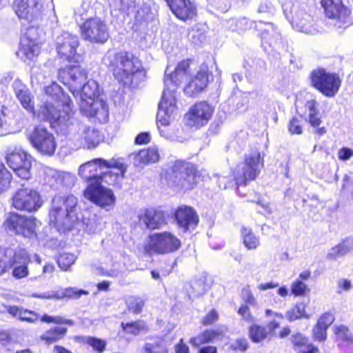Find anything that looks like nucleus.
<instances>
[{
  "instance_id": "obj_1",
  "label": "nucleus",
  "mask_w": 353,
  "mask_h": 353,
  "mask_svg": "<svg viewBox=\"0 0 353 353\" xmlns=\"http://www.w3.org/2000/svg\"><path fill=\"white\" fill-rule=\"evenodd\" d=\"M33 115L40 121H49L53 128L60 127L61 130H65L69 127V123H72L71 100L61 88L53 82L45 88L41 104Z\"/></svg>"
},
{
  "instance_id": "obj_2",
  "label": "nucleus",
  "mask_w": 353,
  "mask_h": 353,
  "mask_svg": "<svg viewBox=\"0 0 353 353\" xmlns=\"http://www.w3.org/2000/svg\"><path fill=\"white\" fill-rule=\"evenodd\" d=\"M127 165L121 158L94 159L79 168V176L90 183L119 185L125 177Z\"/></svg>"
},
{
  "instance_id": "obj_3",
  "label": "nucleus",
  "mask_w": 353,
  "mask_h": 353,
  "mask_svg": "<svg viewBox=\"0 0 353 353\" xmlns=\"http://www.w3.org/2000/svg\"><path fill=\"white\" fill-rule=\"evenodd\" d=\"M103 61L114 78L125 85H130L135 79L145 76L141 61L131 53L108 51Z\"/></svg>"
},
{
  "instance_id": "obj_4",
  "label": "nucleus",
  "mask_w": 353,
  "mask_h": 353,
  "mask_svg": "<svg viewBox=\"0 0 353 353\" xmlns=\"http://www.w3.org/2000/svg\"><path fill=\"white\" fill-rule=\"evenodd\" d=\"M77 199L73 195H56L49 213L50 225L63 232L70 230L77 220Z\"/></svg>"
},
{
  "instance_id": "obj_5",
  "label": "nucleus",
  "mask_w": 353,
  "mask_h": 353,
  "mask_svg": "<svg viewBox=\"0 0 353 353\" xmlns=\"http://www.w3.org/2000/svg\"><path fill=\"white\" fill-rule=\"evenodd\" d=\"M80 110L88 117H94L97 114L106 115L108 114V105L103 100H98L99 94L98 83L92 79L87 81L81 86Z\"/></svg>"
},
{
  "instance_id": "obj_6",
  "label": "nucleus",
  "mask_w": 353,
  "mask_h": 353,
  "mask_svg": "<svg viewBox=\"0 0 353 353\" xmlns=\"http://www.w3.org/2000/svg\"><path fill=\"white\" fill-rule=\"evenodd\" d=\"M264 154L257 150L245 154L243 162L239 163L234 172L237 185H245L254 180L264 166Z\"/></svg>"
},
{
  "instance_id": "obj_7",
  "label": "nucleus",
  "mask_w": 353,
  "mask_h": 353,
  "mask_svg": "<svg viewBox=\"0 0 353 353\" xmlns=\"http://www.w3.org/2000/svg\"><path fill=\"white\" fill-rule=\"evenodd\" d=\"M5 159L8 166L20 178L28 179L30 177L33 159L20 145L8 146L5 152Z\"/></svg>"
},
{
  "instance_id": "obj_8",
  "label": "nucleus",
  "mask_w": 353,
  "mask_h": 353,
  "mask_svg": "<svg viewBox=\"0 0 353 353\" xmlns=\"http://www.w3.org/2000/svg\"><path fill=\"white\" fill-rule=\"evenodd\" d=\"M313 87L327 97H333L339 92L341 80L338 74L323 68L313 70L310 74Z\"/></svg>"
},
{
  "instance_id": "obj_9",
  "label": "nucleus",
  "mask_w": 353,
  "mask_h": 353,
  "mask_svg": "<svg viewBox=\"0 0 353 353\" xmlns=\"http://www.w3.org/2000/svg\"><path fill=\"white\" fill-rule=\"evenodd\" d=\"M83 39L96 43H104L109 38L106 23L99 17L90 18L79 26Z\"/></svg>"
},
{
  "instance_id": "obj_10",
  "label": "nucleus",
  "mask_w": 353,
  "mask_h": 353,
  "mask_svg": "<svg viewBox=\"0 0 353 353\" xmlns=\"http://www.w3.org/2000/svg\"><path fill=\"white\" fill-rule=\"evenodd\" d=\"M181 246V240L170 232H157L149 236L148 247L153 252L165 254L175 252Z\"/></svg>"
},
{
  "instance_id": "obj_11",
  "label": "nucleus",
  "mask_w": 353,
  "mask_h": 353,
  "mask_svg": "<svg viewBox=\"0 0 353 353\" xmlns=\"http://www.w3.org/2000/svg\"><path fill=\"white\" fill-rule=\"evenodd\" d=\"M176 97L168 91H163L161 100L159 104V110L157 114L159 129L162 136L164 134L161 127H166L172 124L176 119L178 111L176 105Z\"/></svg>"
},
{
  "instance_id": "obj_12",
  "label": "nucleus",
  "mask_w": 353,
  "mask_h": 353,
  "mask_svg": "<svg viewBox=\"0 0 353 353\" xmlns=\"http://www.w3.org/2000/svg\"><path fill=\"white\" fill-rule=\"evenodd\" d=\"M69 123V131L71 134V138L77 140V145L79 147L87 148H94L97 147L101 140V137L98 130L93 128L87 127L82 123Z\"/></svg>"
},
{
  "instance_id": "obj_13",
  "label": "nucleus",
  "mask_w": 353,
  "mask_h": 353,
  "mask_svg": "<svg viewBox=\"0 0 353 353\" xmlns=\"http://www.w3.org/2000/svg\"><path fill=\"white\" fill-rule=\"evenodd\" d=\"M31 145L40 153L51 156L57 148V143L54 135L46 128L37 125L28 136Z\"/></svg>"
},
{
  "instance_id": "obj_14",
  "label": "nucleus",
  "mask_w": 353,
  "mask_h": 353,
  "mask_svg": "<svg viewBox=\"0 0 353 353\" xmlns=\"http://www.w3.org/2000/svg\"><path fill=\"white\" fill-rule=\"evenodd\" d=\"M85 197L97 205L107 210L115 203V196L112 190L102 185V183H90L84 191Z\"/></svg>"
},
{
  "instance_id": "obj_15",
  "label": "nucleus",
  "mask_w": 353,
  "mask_h": 353,
  "mask_svg": "<svg viewBox=\"0 0 353 353\" xmlns=\"http://www.w3.org/2000/svg\"><path fill=\"white\" fill-rule=\"evenodd\" d=\"M192 74L188 60H183L178 63L174 72H168V68L165 70L163 91H168L176 97L179 85L183 81H187Z\"/></svg>"
},
{
  "instance_id": "obj_16",
  "label": "nucleus",
  "mask_w": 353,
  "mask_h": 353,
  "mask_svg": "<svg viewBox=\"0 0 353 353\" xmlns=\"http://www.w3.org/2000/svg\"><path fill=\"white\" fill-rule=\"evenodd\" d=\"M79 40L77 35L63 32L56 39V50L58 55L68 61H78L79 55L77 50Z\"/></svg>"
},
{
  "instance_id": "obj_17",
  "label": "nucleus",
  "mask_w": 353,
  "mask_h": 353,
  "mask_svg": "<svg viewBox=\"0 0 353 353\" xmlns=\"http://www.w3.org/2000/svg\"><path fill=\"white\" fill-rule=\"evenodd\" d=\"M59 78L63 84L69 87L70 92L75 97L79 94L82 83L87 79V72L80 65L68 66L59 70Z\"/></svg>"
},
{
  "instance_id": "obj_18",
  "label": "nucleus",
  "mask_w": 353,
  "mask_h": 353,
  "mask_svg": "<svg viewBox=\"0 0 353 353\" xmlns=\"http://www.w3.org/2000/svg\"><path fill=\"white\" fill-rule=\"evenodd\" d=\"M42 203L39 194L36 190L30 188L19 189L12 198V205L19 210L37 211Z\"/></svg>"
},
{
  "instance_id": "obj_19",
  "label": "nucleus",
  "mask_w": 353,
  "mask_h": 353,
  "mask_svg": "<svg viewBox=\"0 0 353 353\" xmlns=\"http://www.w3.org/2000/svg\"><path fill=\"white\" fill-rule=\"evenodd\" d=\"M321 5L327 17L336 19L339 28L347 27L352 23L350 10L341 0H322Z\"/></svg>"
},
{
  "instance_id": "obj_20",
  "label": "nucleus",
  "mask_w": 353,
  "mask_h": 353,
  "mask_svg": "<svg viewBox=\"0 0 353 353\" xmlns=\"http://www.w3.org/2000/svg\"><path fill=\"white\" fill-rule=\"evenodd\" d=\"M214 108L208 103L201 101L194 105L185 114L186 123L190 127L200 128L212 118Z\"/></svg>"
},
{
  "instance_id": "obj_21",
  "label": "nucleus",
  "mask_w": 353,
  "mask_h": 353,
  "mask_svg": "<svg viewBox=\"0 0 353 353\" xmlns=\"http://www.w3.org/2000/svg\"><path fill=\"white\" fill-rule=\"evenodd\" d=\"M173 183L183 189H190L199 183V176L192 165L188 163H176L173 168Z\"/></svg>"
},
{
  "instance_id": "obj_22",
  "label": "nucleus",
  "mask_w": 353,
  "mask_h": 353,
  "mask_svg": "<svg viewBox=\"0 0 353 353\" xmlns=\"http://www.w3.org/2000/svg\"><path fill=\"white\" fill-rule=\"evenodd\" d=\"M37 30L34 28L28 29L26 35L21 41V48L19 53L22 58L25 57L28 60H32L40 52L41 46L37 37Z\"/></svg>"
},
{
  "instance_id": "obj_23",
  "label": "nucleus",
  "mask_w": 353,
  "mask_h": 353,
  "mask_svg": "<svg viewBox=\"0 0 353 353\" xmlns=\"http://www.w3.org/2000/svg\"><path fill=\"white\" fill-rule=\"evenodd\" d=\"M188 84L184 88V92L190 97H195L201 92L207 85L208 82V68L201 67L196 74L192 75L187 81Z\"/></svg>"
},
{
  "instance_id": "obj_24",
  "label": "nucleus",
  "mask_w": 353,
  "mask_h": 353,
  "mask_svg": "<svg viewBox=\"0 0 353 353\" xmlns=\"http://www.w3.org/2000/svg\"><path fill=\"white\" fill-rule=\"evenodd\" d=\"M12 86L14 94L21 106L28 112L36 114L34 97L31 94L28 87L19 79H15Z\"/></svg>"
},
{
  "instance_id": "obj_25",
  "label": "nucleus",
  "mask_w": 353,
  "mask_h": 353,
  "mask_svg": "<svg viewBox=\"0 0 353 353\" xmlns=\"http://www.w3.org/2000/svg\"><path fill=\"white\" fill-rule=\"evenodd\" d=\"M178 227L183 232L194 229L199 222L196 212L190 207H181L175 212Z\"/></svg>"
},
{
  "instance_id": "obj_26",
  "label": "nucleus",
  "mask_w": 353,
  "mask_h": 353,
  "mask_svg": "<svg viewBox=\"0 0 353 353\" xmlns=\"http://www.w3.org/2000/svg\"><path fill=\"white\" fill-rule=\"evenodd\" d=\"M173 14L181 20L192 19L196 13V9L190 0H165Z\"/></svg>"
},
{
  "instance_id": "obj_27",
  "label": "nucleus",
  "mask_w": 353,
  "mask_h": 353,
  "mask_svg": "<svg viewBox=\"0 0 353 353\" xmlns=\"http://www.w3.org/2000/svg\"><path fill=\"white\" fill-rule=\"evenodd\" d=\"M134 166L143 168L145 165L159 161L160 154L156 146L141 150L139 152L132 154Z\"/></svg>"
},
{
  "instance_id": "obj_28",
  "label": "nucleus",
  "mask_w": 353,
  "mask_h": 353,
  "mask_svg": "<svg viewBox=\"0 0 353 353\" xmlns=\"http://www.w3.org/2000/svg\"><path fill=\"white\" fill-rule=\"evenodd\" d=\"M87 291L83 290H77L76 288H69L59 291L50 290L41 294H32L31 296L45 299H61L65 297L70 299H78L82 294H88Z\"/></svg>"
},
{
  "instance_id": "obj_29",
  "label": "nucleus",
  "mask_w": 353,
  "mask_h": 353,
  "mask_svg": "<svg viewBox=\"0 0 353 353\" xmlns=\"http://www.w3.org/2000/svg\"><path fill=\"white\" fill-rule=\"evenodd\" d=\"M39 0H15L14 10L19 19L32 20L37 12Z\"/></svg>"
},
{
  "instance_id": "obj_30",
  "label": "nucleus",
  "mask_w": 353,
  "mask_h": 353,
  "mask_svg": "<svg viewBox=\"0 0 353 353\" xmlns=\"http://www.w3.org/2000/svg\"><path fill=\"white\" fill-rule=\"evenodd\" d=\"M15 246L0 249V276L12 268V261L16 262L23 259L20 250L16 253Z\"/></svg>"
},
{
  "instance_id": "obj_31",
  "label": "nucleus",
  "mask_w": 353,
  "mask_h": 353,
  "mask_svg": "<svg viewBox=\"0 0 353 353\" xmlns=\"http://www.w3.org/2000/svg\"><path fill=\"white\" fill-rule=\"evenodd\" d=\"M139 216L140 222L151 230L160 228L165 224L164 216L161 211L145 210Z\"/></svg>"
},
{
  "instance_id": "obj_32",
  "label": "nucleus",
  "mask_w": 353,
  "mask_h": 353,
  "mask_svg": "<svg viewBox=\"0 0 353 353\" xmlns=\"http://www.w3.org/2000/svg\"><path fill=\"white\" fill-rule=\"evenodd\" d=\"M19 250L23 254V259L16 262L12 261V267H13L12 276L17 279L28 276L29 274L28 265L30 261V256L24 248L15 246L14 251H16V253L19 252Z\"/></svg>"
},
{
  "instance_id": "obj_33",
  "label": "nucleus",
  "mask_w": 353,
  "mask_h": 353,
  "mask_svg": "<svg viewBox=\"0 0 353 353\" xmlns=\"http://www.w3.org/2000/svg\"><path fill=\"white\" fill-rule=\"evenodd\" d=\"M223 330L220 328L205 330L200 334L192 338L190 340V343L194 347H199L202 344L221 340L223 337Z\"/></svg>"
},
{
  "instance_id": "obj_34",
  "label": "nucleus",
  "mask_w": 353,
  "mask_h": 353,
  "mask_svg": "<svg viewBox=\"0 0 353 353\" xmlns=\"http://www.w3.org/2000/svg\"><path fill=\"white\" fill-rule=\"evenodd\" d=\"M256 28L261 31V37L263 42L270 44V46L274 44L279 39V33L272 23H264L260 21L256 24Z\"/></svg>"
},
{
  "instance_id": "obj_35",
  "label": "nucleus",
  "mask_w": 353,
  "mask_h": 353,
  "mask_svg": "<svg viewBox=\"0 0 353 353\" xmlns=\"http://www.w3.org/2000/svg\"><path fill=\"white\" fill-rule=\"evenodd\" d=\"M23 221L18 234L30 239L37 238V230L41 226V222L34 217L25 216H23Z\"/></svg>"
},
{
  "instance_id": "obj_36",
  "label": "nucleus",
  "mask_w": 353,
  "mask_h": 353,
  "mask_svg": "<svg viewBox=\"0 0 353 353\" xmlns=\"http://www.w3.org/2000/svg\"><path fill=\"white\" fill-rule=\"evenodd\" d=\"M352 249L353 240L350 239H344L329 250L326 258L330 260H335L339 257L346 255Z\"/></svg>"
},
{
  "instance_id": "obj_37",
  "label": "nucleus",
  "mask_w": 353,
  "mask_h": 353,
  "mask_svg": "<svg viewBox=\"0 0 353 353\" xmlns=\"http://www.w3.org/2000/svg\"><path fill=\"white\" fill-rule=\"evenodd\" d=\"M334 333L342 347H347L353 352V336L349 329L344 325H335Z\"/></svg>"
},
{
  "instance_id": "obj_38",
  "label": "nucleus",
  "mask_w": 353,
  "mask_h": 353,
  "mask_svg": "<svg viewBox=\"0 0 353 353\" xmlns=\"http://www.w3.org/2000/svg\"><path fill=\"white\" fill-rule=\"evenodd\" d=\"M23 216L17 213H10L5 219L3 226L5 229L12 234H18L20 226L23 223Z\"/></svg>"
},
{
  "instance_id": "obj_39",
  "label": "nucleus",
  "mask_w": 353,
  "mask_h": 353,
  "mask_svg": "<svg viewBox=\"0 0 353 353\" xmlns=\"http://www.w3.org/2000/svg\"><path fill=\"white\" fill-rule=\"evenodd\" d=\"M241 234L243 245L248 250H255L260 245L259 238L252 232L250 228H242Z\"/></svg>"
},
{
  "instance_id": "obj_40",
  "label": "nucleus",
  "mask_w": 353,
  "mask_h": 353,
  "mask_svg": "<svg viewBox=\"0 0 353 353\" xmlns=\"http://www.w3.org/2000/svg\"><path fill=\"white\" fill-rule=\"evenodd\" d=\"M292 24L294 28L298 31L306 34H312L316 32V28L312 24L310 17L307 14H305L302 19H299V17H296L294 19Z\"/></svg>"
},
{
  "instance_id": "obj_41",
  "label": "nucleus",
  "mask_w": 353,
  "mask_h": 353,
  "mask_svg": "<svg viewBox=\"0 0 353 353\" xmlns=\"http://www.w3.org/2000/svg\"><path fill=\"white\" fill-rule=\"evenodd\" d=\"M67 332V328L54 327L46 331L41 335V340L44 341L48 344L53 343L61 339H62Z\"/></svg>"
},
{
  "instance_id": "obj_42",
  "label": "nucleus",
  "mask_w": 353,
  "mask_h": 353,
  "mask_svg": "<svg viewBox=\"0 0 353 353\" xmlns=\"http://www.w3.org/2000/svg\"><path fill=\"white\" fill-rule=\"evenodd\" d=\"M305 107L308 110V122L312 127L318 128L321 123V120L319 117L317 103L314 100L308 101Z\"/></svg>"
},
{
  "instance_id": "obj_43",
  "label": "nucleus",
  "mask_w": 353,
  "mask_h": 353,
  "mask_svg": "<svg viewBox=\"0 0 353 353\" xmlns=\"http://www.w3.org/2000/svg\"><path fill=\"white\" fill-rule=\"evenodd\" d=\"M8 115V109L3 105H0V136L13 133L15 131L14 128L6 119Z\"/></svg>"
},
{
  "instance_id": "obj_44",
  "label": "nucleus",
  "mask_w": 353,
  "mask_h": 353,
  "mask_svg": "<svg viewBox=\"0 0 353 353\" xmlns=\"http://www.w3.org/2000/svg\"><path fill=\"white\" fill-rule=\"evenodd\" d=\"M305 307L306 305L304 303H298L294 307L287 312L286 317L290 321L301 318H309V315L305 314Z\"/></svg>"
},
{
  "instance_id": "obj_45",
  "label": "nucleus",
  "mask_w": 353,
  "mask_h": 353,
  "mask_svg": "<svg viewBox=\"0 0 353 353\" xmlns=\"http://www.w3.org/2000/svg\"><path fill=\"white\" fill-rule=\"evenodd\" d=\"M268 334V332L264 327L254 325L250 327V336L256 343L264 340Z\"/></svg>"
},
{
  "instance_id": "obj_46",
  "label": "nucleus",
  "mask_w": 353,
  "mask_h": 353,
  "mask_svg": "<svg viewBox=\"0 0 353 353\" xmlns=\"http://www.w3.org/2000/svg\"><path fill=\"white\" fill-rule=\"evenodd\" d=\"M77 259V256L75 254L64 252L59 256L57 263L61 269L66 271L74 263Z\"/></svg>"
},
{
  "instance_id": "obj_47",
  "label": "nucleus",
  "mask_w": 353,
  "mask_h": 353,
  "mask_svg": "<svg viewBox=\"0 0 353 353\" xmlns=\"http://www.w3.org/2000/svg\"><path fill=\"white\" fill-rule=\"evenodd\" d=\"M230 28L233 31H243L246 30L252 27V23L249 21L248 19L243 17L236 19H232L230 21Z\"/></svg>"
},
{
  "instance_id": "obj_48",
  "label": "nucleus",
  "mask_w": 353,
  "mask_h": 353,
  "mask_svg": "<svg viewBox=\"0 0 353 353\" xmlns=\"http://www.w3.org/2000/svg\"><path fill=\"white\" fill-rule=\"evenodd\" d=\"M110 6L115 10L127 12L135 6V0H111Z\"/></svg>"
},
{
  "instance_id": "obj_49",
  "label": "nucleus",
  "mask_w": 353,
  "mask_h": 353,
  "mask_svg": "<svg viewBox=\"0 0 353 353\" xmlns=\"http://www.w3.org/2000/svg\"><path fill=\"white\" fill-rule=\"evenodd\" d=\"M126 305L129 310L137 314L141 312L144 305V301L140 297L130 296L127 299Z\"/></svg>"
},
{
  "instance_id": "obj_50",
  "label": "nucleus",
  "mask_w": 353,
  "mask_h": 353,
  "mask_svg": "<svg viewBox=\"0 0 353 353\" xmlns=\"http://www.w3.org/2000/svg\"><path fill=\"white\" fill-rule=\"evenodd\" d=\"M146 353H168V348L163 341L147 343L145 345Z\"/></svg>"
},
{
  "instance_id": "obj_51",
  "label": "nucleus",
  "mask_w": 353,
  "mask_h": 353,
  "mask_svg": "<svg viewBox=\"0 0 353 353\" xmlns=\"http://www.w3.org/2000/svg\"><path fill=\"white\" fill-rule=\"evenodd\" d=\"M122 327L125 332L137 335L139 334L141 330L145 329V325L143 321H139L125 324L123 323Z\"/></svg>"
},
{
  "instance_id": "obj_52",
  "label": "nucleus",
  "mask_w": 353,
  "mask_h": 353,
  "mask_svg": "<svg viewBox=\"0 0 353 353\" xmlns=\"http://www.w3.org/2000/svg\"><path fill=\"white\" fill-rule=\"evenodd\" d=\"M308 291L307 285L301 280H296L291 285V292L295 296H303Z\"/></svg>"
},
{
  "instance_id": "obj_53",
  "label": "nucleus",
  "mask_w": 353,
  "mask_h": 353,
  "mask_svg": "<svg viewBox=\"0 0 353 353\" xmlns=\"http://www.w3.org/2000/svg\"><path fill=\"white\" fill-rule=\"evenodd\" d=\"M85 343L91 346L94 350L101 353L105 347L106 343L104 341L95 338V337H87L85 339Z\"/></svg>"
},
{
  "instance_id": "obj_54",
  "label": "nucleus",
  "mask_w": 353,
  "mask_h": 353,
  "mask_svg": "<svg viewBox=\"0 0 353 353\" xmlns=\"http://www.w3.org/2000/svg\"><path fill=\"white\" fill-rule=\"evenodd\" d=\"M302 121L296 117H293L289 124H288V130L292 134H301L303 132Z\"/></svg>"
},
{
  "instance_id": "obj_55",
  "label": "nucleus",
  "mask_w": 353,
  "mask_h": 353,
  "mask_svg": "<svg viewBox=\"0 0 353 353\" xmlns=\"http://www.w3.org/2000/svg\"><path fill=\"white\" fill-rule=\"evenodd\" d=\"M335 318L332 313L325 312L323 314L317 321V324L326 328H327L333 323Z\"/></svg>"
},
{
  "instance_id": "obj_56",
  "label": "nucleus",
  "mask_w": 353,
  "mask_h": 353,
  "mask_svg": "<svg viewBox=\"0 0 353 353\" xmlns=\"http://www.w3.org/2000/svg\"><path fill=\"white\" fill-rule=\"evenodd\" d=\"M313 336L316 341H325L327 337V329L316 323L313 329Z\"/></svg>"
},
{
  "instance_id": "obj_57",
  "label": "nucleus",
  "mask_w": 353,
  "mask_h": 353,
  "mask_svg": "<svg viewBox=\"0 0 353 353\" xmlns=\"http://www.w3.org/2000/svg\"><path fill=\"white\" fill-rule=\"evenodd\" d=\"M0 306L3 307V311H0L1 313H4L8 312L10 315H12L14 318H18L19 319L21 316V312L23 310V308L19 307L18 306H10L6 305L4 304H0Z\"/></svg>"
},
{
  "instance_id": "obj_58",
  "label": "nucleus",
  "mask_w": 353,
  "mask_h": 353,
  "mask_svg": "<svg viewBox=\"0 0 353 353\" xmlns=\"http://www.w3.org/2000/svg\"><path fill=\"white\" fill-rule=\"evenodd\" d=\"M11 175L4 165L0 162V184L5 187L10 183Z\"/></svg>"
},
{
  "instance_id": "obj_59",
  "label": "nucleus",
  "mask_w": 353,
  "mask_h": 353,
  "mask_svg": "<svg viewBox=\"0 0 353 353\" xmlns=\"http://www.w3.org/2000/svg\"><path fill=\"white\" fill-rule=\"evenodd\" d=\"M292 343H294L295 350L300 352V349L303 347V346L309 345L310 344H307V339L305 338L302 334H297L292 336Z\"/></svg>"
},
{
  "instance_id": "obj_60",
  "label": "nucleus",
  "mask_w": 353,
  "mask_h": 353,
  "mask_svg": "<svg viewBox=\"0 0 353 353\" xmlns=\"http://www.w3.org/2000/svg\"><path fill=\"white\" fill-rule=\"evenodd\" d=\"M39 319V315L32 311L28 310H23L21 312V316L19 319L21 321H26L28 322H34L37 321Z\"/></svg>"
},
{
  "instance_id": "obj_61",
  "label": "nucleus",
  "mask_w": 353,
  "mask_h": 353,
  "mask_svg": "<svg viewBox=\"0 0 353 353\" xmlns=\"http://www.w3.org/2000/svg\"><path fill=\"white\" fill-rule=\"evenodd\" d=\"M338 292L341 293L340 290H343L345 292L350 290L352 288V283L350 280L347 279H340L337 281Z\"/></svg>"
},
{
  "instance_id": "obj_62",
  "label": "nucleus",
  "mask_w": 353,
  "mask_h": 353,
  "mask_svg": "<svg viewBox=\"0 0 353 353\" xmlns=\"http://www.w3.org/2000/svg\"><path fill=\"white\" fill-rule=\"evenodd\" d=\"M218 318L217 312L214 310H212L204 317L202 323L205 325H209L216 321Z\"/></svg>"
},
{
  "instance_id": "obj_63",
  "label": "nucleus",
  "mask_w": 353,
  "mask_h": 353,
  "mask_svg": "<svg viewBox=\"0 0 353 353\" xmlns=\"http://www.w3.org/2000/svg\"><path fill=\"white\" fill-rule=\"evenodd\" d=\"M353 157V150L350 148H343L338 152V157L341 161H347Z\"/></svg>"
},
{
  "instance_id": "obj_64",
  "label": "nucleus",
  "mask_w": 353,
  "mask_h": 353,
  "mask_svg": "<svg viewBox=\"0 0 353 353\" xmlns=\"http://www.w3.org/2000/svg\"><path fill=\"white\" fill-rule=\"evenodd\" d=\"M248 341L245 339H237L235 342L231 344V347L234 350H239L241 351H244L248 348Z\"/></svg>"
}]
</instances>
